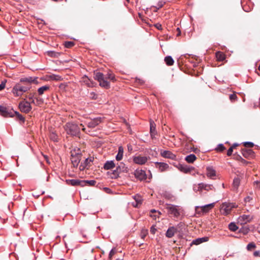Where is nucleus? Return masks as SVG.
Returning a JSON list of instances; mask_svg holds the SVG:
<instances>
[{
	"instance_id": "3c124183",
	"label": "nucleus",
	"mask_w": 260,
	"mask_h": 260,
	"mask_svg": "<svg viewBox=\"0 0 260 260\" xmlns=\"http://www.w3.org/2000/svg\"><path fill=\"white\" fill-rule=\"evenodd\" d=\"M244 145L245 147H252L254 146V144L251 142H245L244 143Z\"/></svg>"
},
{
	"instance_id": "e2e57ef3",
	"label": "nucleus",
	"mask_w": 260,
	"mask_h": 260,
	"mask_svg": "<svg viewBox=\"0 0 260 260\" xmlns=\"http://www.w3.org/2000/svg\"><path fill=\"white\" fill-rule=\"evenodd\" d=\"M253 255L255 256H257L260 255V252L259 251H255L253 253Z\"/></svg>"
},
{
	"instance_id": "72a5a7b5",
	"label": "nucleus",
	"mask_w": 260,
	"mask_h": 260,
	"mask_svg": "<svg viewBox=\"0 0 260 260\" xmlns=\"http://www.w3.org/2000/svg\"><path fill=\"white\" fill-rule=\"evenodd\" d=\"M94 79L99 82L105 78L104 74L101 72H97L94 74Z\"/></svg>"
},
{
	"instance_id": "dca6fc26",
	"label": "nucleus",
	"mask_w": 260,
	"mask_h": 260,
	"mask_svg": "<svg viewBox=\"0 0 260 260\" xmlns=\"http://www.w3.org/2000/svg\"><path fill=\"white\" fill-rule=\"evenodd\" d=\"M150 133L151 137L153 139L155 137V136L156 134V128H155V124L154 122L150 120Z\"/></svg>"
},
{
	"instance_id": "7ed1b4c3",
	"label": "nucleus",
	"mask_w": 260,
	"mask_h": 260,
	"mask_svg": "<svg viewBox=\"0 0 260 260\" xmlns=\"http://www.w3.org/2000/svg\"><path fill=\"white\" fill-rule=\"evenodd\" d=\"M65 130L67 134L73 136L80 134V128L78 124L73 122H68L65 125Z\"/></svg>"
},
{
	"instance_id": "e433bc0d",
	"label": "nucleus",
	"mask_w": 260,
	"mask_h": 260,
	"mask_svg": "<svg viewBox=\"0 0 260 260\" xmlns=\"http://www.w3.org/2000/svg\"><path fill=\"white\" fill-rule=\"evenodd\" d=\"M84 183L83 184V187L87 185L89 186H94L96 184V181L94 180H83Z\"/></svg>"
},
{
	"instance_id": "a211bd4d",
	"label": "nucleus",
	"mask_w": 260,
	"mask_h": 260,
	"mask_svg": "<svg viewBox=\"0 0 260 260\" xmlns=\"http://www.w3.org/2000/svg\"><path fill=\"white\" fill-rule=\"evenodd\" d=\"M161 155L162 157L172 159H175L176 157V155L172 153L170 151L164 150L161 152Z\"/></svg>"
},
{
	"instance_id": "4be33fe9",
	"label": "nucleus",
	"mask_w": 260,
	"mask_h": 260,
	"mask_svg": "<svg viewBox=\"0 0 260 260\" xmlns=\"http://www.w3.org/2000/svg\"><path fill=\"white\" fill-rule=\"evenodd\" d=\"M206 170V175L208 177L210 178H212L213 177L216 176V172L212 167H208L207 168Z\"/></svg>"
},
{
	"instance_id": "bf43d9fd",
	"label": "nucleus",
	"mask_w": 260,
	"mask_h": 260,
	"mask_svg": "<svg viewBox=\"0 0 260 260\" xmlns=\"http://www.w3.org/2000/svg\"><path fill=\"white\" fill-rule=\"evenodd\" d=\"M155 27L158 30H161L162 29V26L159 23H156L154 25Z\"/></svg>"
},
{
	"instance_id": "7c9ffc66",
	"label": "nucleus",
	"mask_w": 260,
	"mask_h": 260,
	"mask_svg": "<svg viewBox=\"0 0 260 260\" xmlns=\"http://www.w3.org/2000/svg\"><path fill=\"white\" fill-rule=\"evenodd\" d=\"M100 85L101 87H104L105 88H109L110 87V83L108 82L106 79L104 78L103 80L99 81Z\"/></svg>"
},
{
	"instance_id": "5701e85b",
	"label": "nucleus",
	"mask_w": 260,
	"mask_h": 260,
	"mask_svg": "<svg viewBox=\"0 0 260 260\" xmlns=\"http://www.w3.org/2000/svg\"><path fill=\"white\" fill-rule=\"evenodd\" d=\"M156 167L159 169L161 172H163L169 168V165L167 164L161 162H156Z\"/></svg>"
},
{
	"instance_id": "9d476101",
	"label": "nucleus",
	"mask_w": 260,
	"mask_h": 260,
	"mask_svg": "<svg viewBox=\"0 0 260 260\" xmlns=\"http://www.w3.org/2000/svg\"><path fill=\"white\" fill-rule=\"evenodd\" d=\"M102 119L101 117L95 118L87 122V126L88 128H94L102 122Z\"/></svg>"
},
{
	"instance_id": "6ab92c4d",
	"label": "nucleus",
	"mask_w": 260,
	"mask_h": 260,
	"mask_svg": "<svg viewBox=\"0 0 260 260\" xmlns=\"http://www.w3.org/2000/svg\"><path fill=\"white\" fill-rule=\"evenodd\" d=\"M81 81L89 87L94 86V83L86 75L82 78Z\"/></svg>"
},
{
	"instance_id": "680f3d73",
	"label": "nucleus",
	"mask_w": 260,
	"mask_h": 260,
	"mask_svg": "<svg viewBox=\"0 0 260 260\" xmlns=\"http://www.w3.org/2000/svg\"><path fill=\"white\" fill-rule=\"evenodd\" d=\"M80 126H82V129L83 131H84L87 134H89V130H86V129L84 127V125L82 123L80 124Z\"/></svg>"
},
{
	"instance_id": "de8ad7c7",
	"label": "nucleus",
	"mask_w": 260,
	"mask_h": 260,
	"mask_svg": "<svg viewBox=\"0 0 260 260\" xmlns=\"http://www.w3.org/2000/svg\"><path fill=\"white\" fill-rule=\"evenodd\" d=\"M7 83V80L5 79L3 80L0 83V91L3 90L6 86V83Z\"/></svg>"
},
{
	"instance_id": "ddd939ff",
	"label": "nucleus",
	"mask_w": 260,
	"mask_h": 260,
	"mask_svg": "<svg viewBox=\"0 0 260 260\" xmlns=\"http://www.w3.org/2000/svg\"><path fill=\"white\" fill-rule=\"evenodd\" d=\"M251 219L252 218L249 215L244 214L239 217L238 220L241 224H245L251 221Z\"/></svg>"
},
{
	"instance_id": "69168bd1",
	"label": "nucleus",
	"mask_w": 260,
	"mask_h": 260,
	"mask_svg": "<svg viewBox=\"0 0 260 260\" xmlns=\"http://www.w3.org/2000/svg\"><path fill=\"white\" fill-rule=\"evenodd\" d=\"M134 199L136 200V201L137 202L138 204H141L142 203V201H141V200L136 199V197L134 198Z\"/></svg>"
},
{
	"instance_id": "4d7b16f0",
	"label": "nucleus",
	"mask_w": 260,
	"mask_h": 260,
	"mask_svg": "<svg viewBox=\"0 0 260 260\" xmlns=\"http://www.w3.org/2000/svg\"><path fill=\"white\" fill-rule=\"evenodd\" d=\"M254 184L255 185V187L257 189H260V181H254Z\"/></svg>"
},
{
	"instance_id": "8fccbe9b",
	"label": "nucleus",
	"mask_w": 260,
	"mask_h": 260,
	"mask_svg": "<svg viewBox=\"0 0 260 260\" xmlns=\"http://www.w3.org/2000/svg\"><path fill=\"white\" fill-rule=\"evenodd\" d=\"M115 252H116L115 248H112L109 252V258L111 259L113 255L115 253Z\"/></svg>"
},
{
	"instance_id": "338daca9",
	"label": "nucleus",
	"mask_w": 260,
	"mask_h": 260,
	"mask_svg": "<svg viewBox=\"0 0 260 260\" xmlns=\"http://www.w3.org/2000/svg\"><path fill=\"white\" fill-rule=\"evenodd\" d=\"M127 149L128 151H131L132 150V147L131 145H127Z\"/></svg>"
},
{
	"instance_id": "774afa93",
	"label": "nucleus",
	"mask_w": 260,
	"mask_h": 260,
	"mask_svg": "<svg viewBox=\"0 0 260 260\" xmlns=\"http://www.w3.org/2000/svg\"><path fill=\"white\" fill-rule=\"evenodd\" d=\"M36 99L37 102L39 103L41 101L40 99H39L38 98H35Z\"/></svg>"
},
{
	"instance_id": "b1692460",
	"label": "nucleus",
	"mask_w": 260,
	"mask_h": 260,
	"mask_svg": "<svg viewBox=\"0 0 260 260\" xmlns=\"http://www.w3.org/2000/svg\"><path fill=\"white\" fill-rule=\"evenodd\" d=\"M115 166L113 160L107 161L104 166V168L105 170H110L113 169Z\"/></svg>"
},
{
	"instance_id": "603ef678",
	"label": "nucleus",
	"mask_w": 260,
	"mask_h": 260,
	"mask_svg": "<svg viewBox=\"0 0 260 260\" xmlns=\"http://www.w3.org/2000/svg\"><path fill=\"white\" fill-rule=\"evenodd\" d=\"M234 146H232L227 151V155L231 156L232 154Z\"/></svg>"
},
{
	"instance_id": "aec40b11",
	"label": "nucleus",
	"mask_w": 260,
	"mask_h": 260,
	"mask_svg": "<svg viewBox=\"0 0 260 260\" xmlns=\"http://www.w3.org/2000/svg\"><path fill=\"white\" fill-rule=\"evenodd\" d=\"M209 240L208 237H204L202 238H198L193 240L191 242V245H199L203 242H207Z\"/></svg>"
},
{
	"instance_id": "37998d69",
	"label": "nucleus",
	"mask_w": 260,
	"mask_h": 260,
	"mask_svg": "<svg viewBox=\"0 0 260 260\" xmlns=\"http://www.w3.org/2000/svg\"><path fill=\"white\" fill-rule=\"evenodd\" d=\"M50 78H51V79H52L53 80H55V81H60L62 79V78L61 76H60L59 75H55V74H53V75H51Z\"/></svg>"
},
{
	"instance_id": "49530a36",
	"label": "nucleus",
	"mask_w": 260,
	"mask_h": 260,
	"mask_svg": "<svg viewBox=\"0 0 260 260\" xmlns=\"http://www.w3.org/2000/svg\"><path fill=\"white\" fill-rule=\"evenodd\" d=\"M256 247L255 244L253 243H250L247 245V249L248 250H251L252 249Z\"/></svg>"
},
{
	"instance_id": "20e7f679",
	"label": "nucleus",
	"mask_w": 260,
	"mask_h": 260,
	"mask_svg": "<svg viewBox=\"0 0 260 260\" xmlns=\"http://www.w3.org/2000/svg\"><path fill=\"white\" fill-rule=\"evenodd\" d=\"M71 160L74 167H77L81 158V153L79 149L71 151Z\"/></svg>"
},
{
	"instance_id": "1a4fd4ad",
	"label": "nucleus",
	"mask_w": 260,
	"mask_h": 260,
	"mask_svg": "<svg viewBox=\"0 0 260 260\" xmlns=\"http://www.w3.org/2000/svg\"><path fill=\"white\" fill-rule=\"evenodd\" d=\"M128 171L127 167L123 162H120L119 165L117 167L116 170H114L113 173L115 175H118L121 172L126 173Z\"/></svg>"
},
{
	"instance_id": "a18cd8bd",
	"label": "nucleus",
	"mask_w": 260,
	"mask_h": 260,
	"mask_svg": "<svg viewBox=\"0 0 260 260\" xmlns=\"http://www.w3.org/2000/svg\"><path fill=\"white\" fill-rule=\"evenodd\" d=\"M74 45V43L72 41H67L64 43V46L66 48H71Z\"/></svg>"
},
{
	"instance_id": "9b49d317",
	"label": "nucleus",
	"mask_w": 260,
	"mask_h": 260,
	"mask_svg": "<svg viewBox=\"0 0 260 260\" xmlns=\"http://www.w3.org/2000/svg\"><path fill=\"white\" fill-rule=\"evenodd\" d=\"M134 175L139 180H145L146 179L145 172L142 170H136L134 172Z\"/></svg>"
},
{
	"instance_id": "2f4dec72",
	"label": "nucleus",
	"mask_w": 260,
	"mask_h": 260,
	"mask_svg": "<svg viewBox=\"0 0 260 260\" xmlns=\"http://www.w3.org/2000/svg\"><path fill=\"white\" fill-rule=\"evenodd\" d=\"M165 61L168 66H172L174 63V59L171 56H167L165 57Z\"/></svg>"
},
{
	"instance_id": "4c0bfd02",
	"label": "nucleus",
	"mask_w": 260,
	"mask_h": 260,
	"mask_svg": "<svg viewBox=\"0 0 260 260\" xmlns=\"http://www.w3.org/2000/svg\"><path fill=\"white\" fill-rule=\"evenodd\" d=\"M216 56L218 60L220 61H222L225 59V55L224 54L221 52H217L216 53Z\"/></svg>"
},
{
	"instance_id": "f257e3e1",
	"label": "nucleus",
	"mask_w": 260,
	"mask_h": 260,
	"mask_svg": "<svg viewBox=\"0 0 260 260\" xmlns=\"http://www.w3.org/2000/svg\"><path fill=\"white\" fill-rule=\"evenodd\" d=\"M37 79L34 77L20 78L19 81L13 86L12 89V93L15 96H21L24 93L30 89L32 83H38Z\"/></svg>"
},
{
	"instance_id": "4468645a",
	"label": "nucleus",
	"mask_w": 260,
	"mask_h": 260,
	"mask_svg": "<svg viewBox=\"0 0 260 260\" xmlns=\"http://www.w3.org/2000/svg\"><path fill=\"white\" fill-rule=\"evenodd\" d=\"M242 154L246 158H252L254 156V152L251 149H243L242 150Z\"/></svg>"
},
{
	"instance_id": "c756f323",
	"label": "nucleus",
	"mask_w": 260,
	"mask_h": 260,
	"mask_svg": "<svg viewBox=\"0 0 260 260\" xmlns=\"http://www.w3.org/2000/svg\"><path fill=\"white\" fill-rule=\"evenodd\" d=\"M197 159L196 156L193 154H190L186 156L185 160L188 163H192Z\"/></svg>"
},
{
	"instance_id": "bb28decb",
	"label": "nucleus",
	"mask_w": 260,
	"mask_h": 260,
	"mask_svg": "<svg viewBox=\"0 0 260 260\" xmlns=\"http://www.w3.org/2000/svg\"><path fill=\"white\" fill-rule=\"evenodd\" d=\"M160 214L161 213L159 211L154 209L151 210L150 212V216L155 220H156L157 218H158Z\"/></svg>"
},
{
	"instance_id": "c03bdc74",
	"label": "nucleus",
	"mask_w": 260,
	"mask_h": 260,
	"mask_svg": "<svg viewBox=\"0 0 260 260\" xmlns=\"http://www.w3.org/2000/svg\"><path fill=\"white\" fill-rule=\"evenodd\" d=\"M27 98L30 101V103H32L34 104H36L35 101L34 99V94L32 93H29V94L28 95Z\"/></svg>"
},
{
	"instance_id": "f704fd0d",
	"label": "nucleus",
	"mask_w": 260,
	"mask_h": 260,
	"mask_svg": "<svg viewBox=\"0 0 260 260\" xmlns=\"http://www.w3.org/2000/svg\"><path fill=\"white\" fill-rule=\"evenodd\" d=\"M14 114V116L15 115L16 116L17 119L21 121L22 122L24 123L25 121V118L23 117L21 114H20L17 111H13Z\"/></svg>"
},
{
	"instance_id": "c9c22d12",
	"label": "nucleus",
	"mask_w": 260,
	"mask_h": 260,
	"mask_svg": "<svg viewBox=\"0 0 260 260\" xmlns=\"http://www.w3.org/2000/svg\"><path fill=\"white\" fill-rule=\"evenodd\" d=\"M240 183V180L238 177L235 178L233 180V185L235 189H237Z\"/></svg>"
},
{
	"instance_id": "5fc2aeb1",
	"label": "nucleus",
	"mask_w": 260,
	"mask_h": 260,
	"mask_svg": "<svg viewBox=\"0 0 260 260\" xmlns=\"http://www.w3.org/2000/svg\"><path fill=\"white\" fill-rule=\"evenodd\" d=\"M157 230L155 228V225H152L151 228H150V233L153 234V235H154L156 232Z\"/></svg>"
},
{
	"instance_id": "f03ea898",
	"label": "nucleus",
	"mask_w": 260,
	"mask_h": 260,
	"mask_svg": "<svg viewBox=\"0 0 260 260\" xmlns=\"http://www.w3.org/2000/svg\"><path fill=\"white\" fill-rule=\"evenodd\" d=\"M166 209L169 214L172 215L174 218H178L184 214V210L180 206L173 204H167Z\"/></svg>"
},
{
	"instance_id": "393cba45",
	"label": "nucleus",
	"mask_w": 260,
	"mask_h": 260,
	"mask_svg": "<svg viewBox=\"0 0 260 260\" xmlns=\"http://www.w3.org/2000/svg\"><path fill=\"white\" fill-rule=\"evenodd\" d=\"M214 205H215V203H211V204H207V205L202 206L201 207V208L203 212L206 213V212H208L210 209L213 208L214 206Z\"/></svg>"
},
{
	"instance_id": "cd10ccee",
	"label": "nucleus",
	"mask_w": 260,
	"mask_h": 260,
	"mask_svg": "<svg viewBox=\"0 0 260 260\" xmlns=\"http://www.w3.org/2000/svg\"><path fill=\"white\" fill-rule=\"evenodd\" d=\"M123 148L122 146H119L118 147V153L117 154L116 156V159L117 161H119L122 159L123 157Z\"/></svg>"
},
{
	"instance_id": "0eeeda50",
	"label": "nucleus",
	"mask_w": 260,
	"mask_h": 260,
	"mask_svg": "<svg viewBox=\"0 0 260 260\" xmlns=\"http://www.w3.org/2000/svg\"><path fill=\"white\" fill-rule=\"evenodd\" d=\"M66 183L67 185L73 186H80L83 187V184L84 183V182L83 181V180L66 179Z\"/></svg>"
},
{
	"instance_id": "6e6552de",
	"label": "nucleus",
	"mask_w": 260,
	"mask_h": 260,
	"mask_svg": "<svg viewBox=\"0 0 260 260\" xmlns=\"http://www.w3.org/2000/svg\"><path fill=\"white\" fill-rule=\"evenodd\" d=\"M0 114L5 117H14L13 111L9 110L7 107L2 105H0Z\"/></svg>"
},
{
	"instance_id": "412c9836",
	"label": "nucleus",
	"mask_w": 260,
	"mask_h": 260,
	"mask_svg": "<svg viewBox=\"0 0 260 260\" xmlns=\"http://www.w3.org/2000/svg\"><path fill=\"white\" fill-rule=\"evenodd\" d=\"M177 168L181 172L187 173L191 170V168L188 167L186 165H184L182 164H179L177 166Z\"/></svg>"
},
{
	"instance_id": "864d4df0",
	"label": "nucleus",
	"mask_w": 260,
	"mask_h": 260,
	"mask_svg": "<svg viewBox=\"0 0 260 260\" xmlns=\"http://www.w3.org/2000/svg\"><path fill=\"white\" fill-rule=\"evenodd\" d=\"M165 2H159L157 5L155 6V8H156L157 9H159L161 8L164 5Z\"/></svg>"
},
{
	"instance_id": "ea45409f",
	"label": "nucleus",
	"mask_w": 260,
	"mask_h": 260,
	"mask_svg": "<svg viewBox=\"0 0 260 260\" xmlns=\"http://www.w3.org/2000/svg\"><path fill=\"white\" fill-rule=\"evenodd\" d=\"M50 139L54 142L58 141V136L54 132L51 133L50 135Z\"/></svg>"
},
{
	"instance_id": "58836bf2",
	"label": "nucleus",
	"mask_w": 260,
	"mask_h": 260,
	"mask_svg": "<svg viewBox=\"0 0 260 260\" xmlns=\"http://www.w3.org/2000/svg\"><path fill=\"white\" fill-rule=\"evenodd\" d=\"M229 229L231 231L235 232L238 229V228L235 223L231 222L229 224Z\"/></svg>"
},
{
	"instance_id": "052dcab7",
	"label": "nucleus",
	"mask_w": 260,
	"mask_h": 260,
	"mask_svg": "<svg viewBox=\"0 0 260 260\" xmlns=\"http://www.w3.org/2000/svg\"><path fill=\"white\" fill-rule=\"evenodd\" d=\"M252 198L250 196H247L244 198V201L245 202H250L251 200H252Z\"/></svg>"
},
{
	"instance_id": "f3484780",
	"label": "nucleus",
	"mask_w": 260,
	"mask_h": 260,
	"mask_svg": "<svg viewBox=\"0 0 260 260\" xmlns=\"http://www.w3.org/2000/svg\"><path fill=\"white\" fill-rule=\"evenodd\" d=\"M200 187H202V191L206 190L209 191L210 190H215V188L212 184H207L205 183H201Z\"/></svg>"
},
{
	"instance_id": "6e6d98bb",
	"label": "nucleus",
	"mask_w": 260,
	"mask_h": 260,
	"mask_svg": "<svg viewBox=\"0 0 260 260\" xmlns=\"http://www.w3.org/2000/svg\"><path fill=\"white\" fill-rule=\"evenodd\" d=\"M217 149L220 151H222L225 149V147L223 144H220L218 145Z\"/></svg>"
},
{
	"instance_id": "0e129e2a",
	"label": "nucleus",
	"mask_w": 260,
	"mask_h": 260,
	"mask_svg": "<svg viewBox=\"0 0 260 260\" xmlns=\"http://www.w3.org/2000/svg\"><path fill=\"white\" fill-rule=\"evenodd\" d=\"M146 234H147V232H145V233H142L141 235V237L142 239H144L146 236Z\"/></svg>"
},
{
	"instance_id": "a19ab883",
	"label": "nucleus",
	"mask_w": 260,
	"mask_h": 260,
	"mask_svg": "<svg viewBox=\"0 0 260 260\" xmlns=\"http://www.w3.org/2000/svg\"><path fill=\"white\" fill-rule=\"evenodd\" d=\"M105 78L106 80L107 79H110V80H112V81H114L115 80L114 76L112 73H107L105 76Z\"/></svg>"
},
{
	"instance_id": "f8f14e48",
	"label": "nucleus",
	"mask_w": 260,
	"mask_h": 260,
	"mask_svg": "<svg viewBox=\"0 0 260 260\" xmlns=\"http://www.w3.org/2000/svg\"><path fill=\"white\" fill-rule=\"evenodd\" d=\"M147 160L148 157L146 156H137L133 157V161L136 164L142 165L145 164Z\"/></svg>"
},
{
	"instance_id": "2eb2a0df",
	"label": "nucleus",
	"mask_w": 260,
	"mask_h": 260,
	"mask_svg": "<svg viewBox=\"0 0 260 260\" xmlns=\"http://www.w3.org/2000/svg\"><path fill=\"white\" fill-rule=\"evenodd\" d=\"M177 232V229L174 226H170L168 228V230L166 233V236L169 238L173 237L175 233Z\"/></svg>"
},
{
	"instance_id": "09e8293b",
	"label": "nucleus",
	"mask_w": 260,
	"mask_h": 260,
	"mask_svg": "<svg viewBox=\"0 0 260 260\" xmlns=\"http://www.w3.org/2000/svg\"><path fill=\"white\" fill-rule=\"evenodd\" d=\"M237 99H238L237 96L235 93L231 94L230 95V99L232 102L237 101Z\"/></svg>"
},
{
	"instance_id": "473e14b6",
	"label": "nucleus",
	"mask_w": 260,
	"mask_h": 260,
	"mask_svg": "<svg viewBox=\"0 0 260 260\" xmlns=\"http://www.w3.org/2000/svg\"><path fill=\"white\" fill-rule=\"evenodd\" d=\"M185 225L183 222H180L179 223L175 228L177 229V232H183V230H185Z\"/></svg>"
},
{
	"instance_id": "c85d7f7f",
	"label": "nucleus",
	"mask_w": 260,
	"mask_h": 260,
	"mask_svg": "<svg viewBox=\"0 0 260 260\" xmlns=\"http://www.w3.org/2000/svg\"><path fill=\"white\" fill-rule=\"evenodd\" d=\"M50 86L49 85H44L43 86L38 89V94L40 95H42L44 93V92L48 90H49Z\"/></svg>"
},
{
	"instance_id": "79ce46f5",
	"label": "nucleus",
	"mask_w": 260,
	"mask_h": 260,
	"mask_svg": "<svg viewBox=\"0 0 260 260\" xmlns=\"http://www.w3.org/2000/svg\"><path fill=\"white\" fill-rule=\"evenodd\" d=\"M200 186H201V183H199L198 185H194L193 187V190L195 192H198V191L202 192V187H200Z\"/></svg>"
},
{
	"instance_id": "39448f33",
	"label": "nucleus",
	"mask_w": 260,
	"mask_h": 260,
	"mask_svg": "<svg viewBox=\"0 0 260 260\" xmlns=\"http://www.w3.org/2000/svg\"><path fill=\"white\" fill-rule=\"evenodd\" d=\"M18 107L21 112L25 113H29L32 109L30 103L29 102L26 101L25 99L19 103Z\"/></svg>"
},
{
	"instance_id": "13d9d810",
	"label": "nucleus",
	"mask_w": 260,
	"mask_h": 260,
	"mask_svg": "<svg viewBox=\"0 0 260 260\" xmlns=\"http://www.w3.org/2000/svg\"><path fill=\"white\" fill-rule=\"evenodd\" d=\"M240 161L244 165H247L249 162L243 159L242 157H240Z\"/></svg>"
},
{
	"instance_id": "a878e982",
	"label": "nucleus",
	"mask_w": 260,
	"mask_h": 260,
	"mask_svg": "<svg viewBox=\"0 0 260 260\" xmlns=\"http://www.w3.org/2000/svg\"><path fill=\"white\" fill-rule=\"evenodd\" d=\"M93 157H90L88 158H87L85 159L84 164H81L80 167L79 169L80 170H83L88 165L89 162H92L93 160Z\"/></svg>"
},
{
	"instance_id": "423d86ee",
	"label": "nucleus",
	"mask_w": 260,
	"mask_h": 260,
	"mask_svg": "<svg viewBox=\"0 0 260 260\" xmlns=\"http://www.w3.org/2000/svg\"><path fill=\"white\" fill-rule=\"evenodd\" d=\"M236 207V205L234 203L225 202L221 206V211L224 215H228L233 208Z\"/></svg>"
}]
</instances>
